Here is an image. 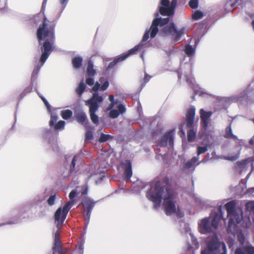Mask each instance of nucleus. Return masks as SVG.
Segmentation results:
<instances>
[{"label": "nucleus", "instance_id": "obj_1", "mask_svg": "<svg viewBox=\"0 0 254 254\" xmlns=\"http://www.w3.org/2000/svg\"><path fill=\"white\" fill-rule=\"evenodd\" d=\"M168 178L164 179L166 186L164 185L163 182L160 181L152 184L150 190L146 192V197L153 202L156 209L160 207L161 199H163V206L166 214L167 215L174 214L177 217L182 218L184 213L176 204V193L168 185Z\"/></svg>", "mask_w": 254, "mask_h": 254}, {"label": "nucleus", "instance_id": "obj_2", "mask_svg": "<svg viewBox=\"0 0 254 254\" xmlns=\"http://www.w3.org/2000/svg\"><path fill=\"white\" fill-rule=\"evenodd\" d=\"M42 25L37 30V37L42 52L41 56L38 62H36L35 67L33 70V76L38 74L54 49L55 25L44 16Z\"/></svg>", "mask_w": 254, "mask_h": 254}, {"label": "nucleus", "instance_id": "obj_3", "mask_svg": "<svg viewBox=\"0 0 254 254\" xmlns=\"http://www.w3.org/2000/svg\"><path fill=\"white\" fill-rule=\"evenodd\" d=\"M170 18L167 17L165 18H155L152 23L149 29H146L144 34L142 37L141 42L138 45L135 46L132 49H130L127 53L121 55L120 56L115 59L114 60L110 63L107 68V70H109L113 68L119 62H122L126 60L129 56L134 54L136 51L140 50L142 51L141 58L144 61V49L145 44L144 42L147 41L149 38V34L150 33L151 38H154L158 32V26H163L165 24L168 23Z\"/></svg>", "mask_w": 254, "mask_h": 254}, {"label": "nucleus", "instance_id": "obj_4", "mask_svg": "<svg viewBox=\"0 0 254 254\" xmlns=\"http://www.w3.org/2000/svg\"><path fill=\"white\" fill-rule=\"evenodd\" d=\"M109 83L108 79L105 77H101L99 81L96 82L92 88L94 92L92 97L85 101V105L89 108V113L92 122L97 124L99 122L98 117L96 115V112L98 110L100 105L103 102L104 98L100 95L97 91L99 90H106L109 87Z\"/></svg>", "mask_w": 254, "mask_h": 254}, {"label": "nucleus", "instance_id": "obj_5", "mask_svg": "<svg viewBox=\"0 0 254 254\" xmlns=\"http://www.w3.org/2000/svg\"><path fill=\"white\" fill-rule=\"evenodd\" d=\"M236 201L232 200L225 204L229 218L228 231L235 232L237 229V224H239L243 219V212L240 208H236Z\"/></svg>", "mask_w": 254, "mask_h": 254}, {"label": "nucleus", "instance_id": "obj_6", "mask_svg": "<svg viewBox=\"0 0 254 254\" xmlns=\"http://www.w3.org/2000/svg\"><path fill=\"white\" fill-rule=\"evenodd\" d=\"M206 248L201 254H227V248L224 243L219 240L216 233L209 236L205 241Z\"/></svg>", "mask_w": 254, "mask_h": 254}, {"label": "nucleus", "instance_id": "obj_7", "mask_svg": "<svg viewBox=\"0 0 254 254\" xmlns=\"http://www.w3.org/2000/svg\"><path fill=\"white\" fill-rule=\"evenodd\" d=\"M109 99L111 102L110 105L107 108L108 111H110L109 112V117L112 119L117 118L120 114L124 113L126 109L125 105L120 104L119 101L117 100L114 101V96L110 95L109 97Z\"/></svg>", "mask_w": 254, "mask_h": 254}, {"label": "nucleus", "instance_id": "obj_8", "mask_svg": "<svg viewBox=\"0 0 254 254\" xmlns=\"http://www.w3.org/2000/svg\"><path fill=\"white\" fill-rule=\"evenodd\" d=\"M187 30V28L185 27L178 30L175 25L172 23L169 25L164 27L162 29V32L164 35L172 36L174 38L175 41L178 42L181 37L185 34Z\"/></svg>", "mask_w": 254, "mask_h": 254}, {"label": "nucleus", "instance_id": "obj_9", "mask_svg": "<svg viewBox=\"0 0 254 254\" xmlns=\"http://www.w3.org/2000/svg\"><path fill=\"white\" fill-rule=\"evenodd\" d=\"M32 208V202L29 201L21 204L17 208L18 215L13 220H10L7 222V224H17L21 221L24 219L28 217L26 214V212Z\"/></svg>", "mask_w": 254, "mask_h": 254}, {"label": "nucleus", "instance_id": "obj_10", "mask_svg": "<svg viewBox=\"0 0 254 254\" xmlns=\"http://www.w3.org/2000/svg\"><path fill=\"white\" fill-rule=\"evenodd\" d=\"M161 6L159 8V12L163 15L171 16L174 13V10L177 5V1L173 0L170 3L169 0H161Z\"/></svg>", "mask_w": 254, "mask_h": 254}, {"label": "nucleus", "instance_id": "obj_11", "mask_svg": "<svg viewBox=\"0 0 254 254\" xmlns=\"http://www.w3.org/2000/svg\"><path fill=\"white\" fill-rule=\"evenodd\" d=\"M70 208V207L64 204L63 207H60L56 210L54 218L58 228L63 225Z\"/></svg>", "mask_w": 254, "mask_h": 254}, {"label": "nucleus", "instance_id": "obj_12", "mask_svg": "<svg viewBox=\"0 0 254 254\" xmlns=\"http://www.w3.org/2000/svg\"><path fill=\"white\" fill-rule=\"evenodd\" d=\"M210 218H205L198 223V228L201 234H206L214 231L210 222Z\"/></svg>", "mask_w": 254, "mask_h": 254}, {"label": "nucleus", "instance_id": "obj_13", "mask_svg": "<svg viewBox=\"0 0 254 254\" xmlns=\"http://www.w3.org/2000/svg\"><path fill=\"white\" fill-rule=\"evenodd\" d=\"M174 130L172 129L168 131L162 137L158 145L160 146H169L172 147L174 145Z\"/></svg>", "mask_w": 254, "mask_h": 254}, {"label": "nucleus", "instance_id": "obj_14", "mask_svg": "<svg viewBox=\"0 0 254 254\" xmlns=\"http://www.w3.org/2000/svg\"><path fill=\"white\" fill-rule=\"evenodd\" d=\"M186 79L187 82H189L192 86V88H193L195 93L196 94H198L200 96H204V94H207L208 95H211L210 94L205 92L204 90L201 88H200L198 86L195 84V81L191 75V70L190 69L189 75H186Z\"/></svg>", "mask_w": 254, "mask_h": 254}, {"label": "nucleus", "instance_id": "obj_15", "mask_svg": "<svg viewBox=\"0 0 254 254\" xmlns=\"http://www.w3.org/2000/svg\"><path fill=\"white\" fill-rule=\"evenodd\" d=\"M199 159V157L198 156L192 157L184 164L183 166V170H191L192 171H193L196 166L200 164L201 163H205L207 161V159L204 158L200 162H198L196 165H195Z\"/></svg>", "mask_w": 254, "mask_h": 254}, {"label": "nucleus", "instance_id": "obj_16", "mask_svg": "<svg viewBox=\"0 0 254 254\" xmlns=\"http://www.w3.org/2000/svg\"><path fill=\"white\" fill-rule=\"evenodd\" d=\"M32 91V86L30 85L25 88L24 91L20 94L19 96L18 97V102L16 105V111L14 113V122L12 126V127L8 129V132H10L11 131L15 130V124L17 122V117H16V112L17 109L19 105V102L25 96V95L29 93H30Z\"/></svg>", "mask_w": 254, "mask_h": 254}, {"label": "nucleus", "instance_id": "obj_17", "mask_svg": "<svg viewBox=\"0 0 254 254\" xmlns=\"http://www.w3.org/2000/svg\"><path fill=\"white\" fill-rule=\"evenodd\" d=\"M222 208V206L221 205L219 207V210L221 213V214H219L218 213L215 212L211 213L210 216L208 217L209 218H210V220L211 224L214 231L217 229L219 221L221 219Z\"/></svg>", "mask_w": 254, "mask_h": 254}, {"label": "nucleus", "instance_id": "obj_18", "mask_svg": "<svg viewBox=\"0 0 254 254\" xmlns=\"http://www.w3.org/2000/svg\"><path fill=\"white\" fill-rule=\"evenodd\" d=\"M121 165L124 170L126 181L129 182L130 178L132 175L131 162L129 160H125L122 162Z\"/></svg>", "mask_w": 254, "mask_h": 254}, {"label": "nucleus", "instance_id": "obj_19", "mask_svg": "<svg viewBox=\"0 0 254 254\" xmlns=\"http://www.w3.org/2000/svg\"><path fill=\"white\" fill-rule=\"evenodd\" d=\"M195 114V109L194 107H191L187 111L186 117V122L187 126L188 127H191L194 123V117Z\"/></svg>", "mask_w": 254, "mask_h": 254}, {"label": "nucleus", "instance_id": "obj_20", "mask_svg": "<svg viewBox=\"0 0 254 254\" xmlns=\"http://www.w3.org/2000/svg\"><path fill=\"white\" fill-rule=\"evenodd\" d=\"M200 114L202 127L206 129L208 127L209 120L212 115V112L211 111L206 112L203 109H201Z\"/></svg>", "mask_w": 254, "mask_h": 254}, {"label": "nucleus", "instance_id": "obj_21", "mask_svg": "<svg viewBox=\"0 0 254 254\" xmlns=\"http://www.w3.org/2000/svg\"><path fill=\"white\" fill-rule=\"evenodd\" d=\"M60 233L57 231L54 235V245L53 247L54 251L53 254H54L55 252H58L61 254L63 253L62 249L61 248V244L59 240Z\"/></svg>", "mask_w": 254, "mask_h": 254}, {"label": "nucleus", "instance_id": "obj_22", "mask_svg": "<svg viewBox=\"0 0 254 254\" xmlns=\"http://www.w3.org/2000/svg\"><path fill=\"white\" fill-rule=\"evenodd\" d=\"M250 162V159H246L240 162H238L236 166L237 171L239 174H241L243 172L247 171L248 164Z\"/></svg>", "mask_w": 254, "mask_h": 254}, {"label": "nucleus", "instance_id": "obj_23", "mask_svg": "<svg viewBox=\"0 0 254 254\" xmlns=\"http://www.w3.org/2000/svg\"><path fill=\"white\" fill-rule=\"evenodd\" d=\"M227 232L228 233H231L233 235L234 237H237L238 240L241 244H243L245 242V237L242 231H240L239 227L237 225V229L235 232L233 231H228V227L227 228Z\"/></svg>", "mask_w": 254, "mask_h": 254}, {"label": "nucleus", "instance_id": "obj_24", "mask_svg": "<svg viewBox=\"0 0 254 254\" xmlns=\"http://www.w3.org/2000/svg\"><path fill=\"white\" fill-rule=\"evenodd\" d=\"M225 137L228 138H232L238 141V143L240 145H242V140H239L237 136L233 134L232 129L231 128V124L227 127L225 129Z\"/></svg>", "mask_w": 254, "mask_h": 254}, {"label": "nucleus", "instance_id": "obj_25", "mask_svg": "<svg viewBox=\"0 0 254 254\" xmlns=\"http://www.w3.org/2000/svg\"><path fill=\"white\" fill-rule=\"evenodd\" d=\"M85 210H92L95 202L89 198H85L82 201Z\"/></svg>", "mask_w": 254, "mask_h": 254}, {"label": "nucleus", "instance_id": "obj_26", "mask_svg": "<svg viewBox=\"0 0 254 254\" xmlns=\"http://www.w3.org/2000/svg\"><path fill=\"white\" fill-rule=\"evenodd\" d=\"M77 194V190L76 189L73 190L69 194V200L65 203V205L71 208V207L75 203V197Z\"/></svg>", "mask_w": 254, "mask_h": 254}, {"label": "nucleus", "instance_id": "obj_27", "mask_svg": "<svg viewBox=\"0 0 254 254\" xmlns=\"http://www.w3.org/2000/svg\"><path fill=\"white\" fill-rule=\"evenodd\" d=\"M22 23L29 29L31 28L32 26V16L30 14L24 15L21 18Z\"/></svg>", "mask_w": 254, "mask_h": 254}, {"label": "nucleus", "instance_id": "obj_28", "mask_svg": "<svg viewBox=\"0 0 254 254\" xmlns=\"http://www.w3.org/2000/svg\"><path fill=\"white\" fill-rule=\"evenodd\" d=\"M76 118L79 123L83 124L87 120V116L84 112L80 111L76 113Z\"/></svg>", "mask_w": 254, "mask_h": 254}, {"label": "nucleus", "instance_id": "obj_29", "mask_svg": "<svg viewBox=\"0 0 254 254\" xmlns=\"http://www.w3.org/2000/svg\"><path fill=\"white\" fill-rule=\"evenodd\" d=\"M87 72L89 76H94L96 74V70L93 68V62L91 60L88 61Z\"/></svg>", "mask_w": 254, "mask_h": 254}, {"label": "nucleus", "instance_id": "obj_30", "mask_svg": "<svg viewBox=\"0 0 254 254\" xmlns=\"http://www.w3.org/2000/svg\"><path fill=\"white\" fill-rule=\"evenodd\" d=\"M195 48H193L190 45H187L185 49V54L190 58L193 56L195 53Z\"/></svg>", "mask_w": 254, "mask_h": 254}, {"label": "nucleus", "instance_id": "obj_31", "mask_svg": "<svg viewBox=\"0 0 254 254\" xmlns=\"http://www.w3.org/2000/svg\"><path fill=\"white\" fill-rule=\"evenodd\" d=\"M82 63V58L79 56L75 57L72 61L73 66L75 68H79L81 66Z\"/></svg>", "mask_w": 254, "mask_h": 254}, {"label": "nucleus", "instance_id": "obj_32", "mask_svg": "<svg viewBox=\"0 0 254 254\" xmlns=\"http://www.w3.org/2000/svg\"><path fill=\"white\" fill-rule=\"evenodd\" d=\"M85 87H86V85L84 83L83 79H82L80 81L78 87L77 88V89L76 90V93H77V94L79 96H81L82 94V93H83V92L85 90Z\"/></svg>", "mask_w": 254, "mask_h": 254}, {"label": "nucleus", "instance_id": "obj_33", "mask_svg": "<svg viewBox=\"0 0 254 254\" xmlns=\"http://www.w3.org/2000/svg\"><path fill=\"white\" fill-rule=\"evenodd\" d=\"M61 115L64 119L68 120L72 117V112L70 110H65L61 112Z\"/></svg>", "mask_w": 254, "mask_h": 254}, {"label": "nucleus", "instance_id": "obj_34", "mask_svg": "<svg viewBox=\"0 0 254 254\" xmlns=\"http://www.w3.org/2000/svg\"><path fill=\"white\" fill-rule=\"evenodd\" d=\"M240 156V150H239L236 154L234 155H229L228 156H225L223 157V158L225 160L229 161H235L237 160Z\"/></svg>", "mask_w": 254, "mask_h": 254}, {"label": "nucleus", "instance_id": "obj_35", "mask_svg": "<svg viewBox=\"0 0 254 254\" xmlns=\"http://www.w3.org/2000/svg\"><path fill=\"white\" fill-rule=\"evenodd\" d=\"M196 138V132L193 129H190L188 132V140L190 142L193 141Z\"/></svg>", "mask_w": 254, "mask_h": 254}, {"label": "nucleus", "instance_id": "obj_36", "mask_svg": "<svg viewBox=\"0 0 254 254\" xmlns=\"http://www.w3.org/2000/svg\"><path fill=\"white\" fill-rule=\"evenodd\" d=\"M246 208L251 214H254V201H251L247 203Z\"/></svg>", "mask_w": 254, "mask_h": 254}, {"label": "nucleus", "instance_id": "obj_37", "mask_svg": "<svg viewBox=\"0 0 254 254\" xmlns=\"http://www.w3.org/2000/svg\"><path fill=\"white\" fill-rule=\"evenodd\" d=\"M58 119V116L54 113L51 114V120L49 122L50 126L52 127L54 125L55 122L57 121Z\"/></svg>", "mask_w": 254, "mask_h": 254}, {"label": "nucleus", "instance_id": "obj_38", "mask_svg": "<svg viewBox=\"0 0 254 254\" xmlns=\"http://www.w3.org/2000/svg\"><path fill=\"white\" fill-rule=\"evenodd\" d=\"M203 16V14L202 12L199 11H196L192 14V17L194 20H197L202 18Z\"/></svg>", "mask_w": 254, "mask_h": 254}, {"label": "nucleus", "instance_id": "obj_39", "mask_svg": "<svg viewBox=\"0 0 254 254\" xmlns=\"http://www.w3.org/2000/svg\"><path fill=\"white\" fill-rule=\"evenodd\" d=\"M112 136H111L110 135L102 133L99 138V142H104L112 138Z\"/></svg>", "mask_w": 254, "mask_h": 254}, {"label": "nucleus", "instance_id": "obj_40", "mask_svg": "<svg viewBox=\"0 0 254 254\" xmlns=\"http://www.w3.org/2000/svg\"><path fill=\"white\" fill-rule=\"evenodd\" d=\"M207 151V148L206 146H198L197 148V156L199 157V156L203 153H205Z\"/></svg>", "mask_w": 254, "mask_h": 254}, {"label": "nucleus", "instance_id": "obj_41", "mask_svg": "<svg viewBox=\"0 0 254 254\" xmlns=\"http://www.w3.org/2000/svg\"><path fill=\"white\" fill-rule=\"evenodd\" d=\"M65 122L63 121H60L58 122L55 126L56 129H63L64 127Z\"/></svg>", "mask_w": 254, "mask_h": 254}, {"label": "nucleus", "instance_id": "obj_42", "mask_svg": "<svg viewBox=\"0 0 254 254\" xmlns=\"http://www.w3.org/2000/svg\"><path fill=\"white\" fill-rule=\"evenodd\" d=\"M189 5L192 9L197 8L198 5V0H190L189 1Z\"/></svg>", "mask_w": 254, "mask_h": 254}, {"label": "nucleus", "instance_id": "obj_43", "mask_svg": "<svg viewBox=\"0 0 254 254\" xmlns=\"http://www.w3.org/2000/svg\"><path fill=\"white\" fill-rule=\"evenodd\" d=\"M244 250L247 254H254V247L248 246L244 248Z\"/></svg>", "mask_w": 254, "mask_h": 254}, {"label": "nucleus", "instance_id": "obj_44", "mask_svg": "<svg viewBox=\"0 0 254 254\" xmlns=\"http://www.w3.org/2000/svg\"><path fill=\"white\" fill-rule=\"evenodd\" d=\"M56 198V195L55 194L51 195L47 200L48 204L50 206L53 205L55 203Z\"/></svg>", "mask_w": 254, "mask_h": 254}, {"label": "nucleus", "instance_id": "obj_45", "mask_svg": "<svg viewBox=\"0 0 254 254\" xmlns=\"http://www.w3.org/2000/svg\"><path fill=\"white\" fill-rule=\"evenodd\" d=\"M78 157H79V156L76 155H75L74 156V157L73 158V159L72 160V162H71L70 169V172H72L73 171V170L74 169L75 164H76V161L77 158H78Z\"/></svg>", "mask_w": 254, "mask_h": 254}, {"label": "nucleus", "instance_id": "obj_46", "mask_svg": "<svg viewBox=\"0 0 254 254\" xmlns=\"http://www.w3.org/2000/svg\"><path fill=\"white\" fill-rule=\"evenodd\" d=\"M86 83L89 86H92L94 84V76H89L86 78Z\"/></svg>", "mask_w": 254, "mask_h": 254}, {"label": "nucleus", "instance_id": "obj_47", "mask_svg": "<svg viewBox=\"0 0 254 254\" xmlns=\"http://www.w3.org/2000/svg\"><path fill=\"white\" fill-rule=\"evenodd\" d=\"M85 211L86 213L84 214V219L87 222V224H88L89 222L92 210H85Z\"/></svg>", "mask_w": 254, "mask_h": 254}, {"label": "nucleus", "instance_id": "obj_48", "mask_svg": "<svg viewBox=\"0 0 254 254\" xmlns=\"http://www.w3.org/2000/svg\"><path fill=\"white\" fill-rule=\"evenodd\" d=\"M239 97L237 95H234L227 98L228 102H234L239 100Z\"/></svg>", "mask_w": 254, "mask_h": 254}, {"label": "nucleus", "instance_id": "obj_49", "mask_svg": "<svg viewBox=\"0 0 254 254\" xmlns=\"http://www.w3.org/2000/svg\"><path fill=\"white\" fill-rule=\"evenodd\" d=\"M93 138V133L91 131H87L85 134V141H89Z\"/></svg>", "mask_w": 254, "mask_h": 254}, {"label": "nucleus", "instance_id": "obj_50", "mask_svg": "<svg viewBox=\"0 0 254 254\" xmlns=\"http://www.w3.org/2000/svg\"><path fill=\"white\" fill-rule=\"evenodd\" d=\"M68 0H60V3L62 6V9L61 12H62L64 9L65 7H66L68 3Z\"/></svg>", "mask_w": 254, "mask_h": 254}, {"label": "nucleus", "instance_id": "obj_51", "mask_svg": "<svg viewBox=\"0 0 254 254\" xmlns=\"http://www.w3.org/2000/svg\"><path fill=\"white\" fill-rule=\"evenodd\" d=\"M47 1H48V0H44L43 1L42 5V9H41V10L42 11V12H41L39 14V15L41 16H44V11L45 9V7H46V5Z\"/></svg>", "mask_w": 254, "mask_h": 254}, {"label": "nucleus", "instance_id": "obj_52", "mask_svg": "<svg viewBox=\"0 0 254 254\" xmlns=\"http://www.w3.org/2000/svg\"><path fill=\"white\" fill-rule=\"evenodd\" d=\"M42 100H43V101L44 102L45 106H46L47 109L50 111V110H51V106L49 104V103H48V102L47 101V100L43 96H40Z\"/></svg>", "mask_w": 254, "mask_h": 254}, {"label": "nucleus", "instance_id": "obj_53", "mask_svg": "<svg viewBox=\"0 0 254 254\" xmlns=\"http://www.w3.org/2000/svg\"><path fill=\"white\" fill-rule=\"evenodd\" d=\"M150 78L151 76L145 73L144 77L143 79V81L144 82V83H142V86H144L145 85V84L150 80Z\"/></svg>", "mask_w": 254, "mask_h": 254}, {"label": "nucleus", "instance_id": "obj_54", "mask_svg": "<svg viewBox=\"0 0 254 254\" xmlns=\"http://www.w3.org/2000/svg\"><path fill=\"white\" fill-rule=\"evenodd\" d=\"M8 10V8L7 6V2H5V6L4 7L0 8V11H1L3 13L7 12Z\"/></svg>", "mask_w": 254, "mask_h": 254}, {"label": "nucleus", "instance_id": "obj_55", "mask_svg": "<svg viewBox=\"0 0 254 254\" xmlns=\"http://www.w3.org/2000/svg\"><path fill=\"white\" fill-rule=\"evenodd\" d=\"M245 253L241 248H237L235 251V254H246Z\"/></svg>", "mask_w": 254, "mask_h": 254}, {"label": "nucleus", "instance_id": "obj_56", "mask_svg": "<svg viewBox=\"0 0 254 254\" xmlns=\"http://www.w3.org/2000/svg\"><path fill=\"white\" fill-rule=\"evenodd\" d=\"M229 242L230 243V247L231 248L234 243V240L232 238H231L229 240Z\"/></svg>", "mask_w": 254, "mask_h": 254}, {"label": "nucleus", "instance_id": "obj_57", "mask_svg": "<svg viewBox=\"0 0 254 254\" xmlns=\"http://www.w3.org/2000/svg\"><path fill=\"white\" fill-rule=\"evenodd\" d=\"M249 143L251 144H254V135L253 136V137L250 140Z\"/></svg>", "mask_w": 254, "mask_h": 254}, {"label": "nucleus", "instance_id": "obj_58", "mask_svg": "<svg viewBox=\"0 0 254 254\" xmlns=\"http://www.w3.org/2000/svg\"><path fill=\"white\" fill-rule=\"evenodd\" d=\"M73 184H75V181H72L69 184V187H73Z\"/></svg>", "mask_w": 254, "mask_h": 254}, {"label": "nucleus", "instance_id": "obj_59", "mask_svg": "<svg viewBox=\"0 0 254 254\" xmlns=\"http://www.w3.org/2000/svg\"><path fill=\"white\" fill-rule=\"evenodd\" d=\"M104 165V162H103L100 165V167L101 168H103V166Z\"/></svg>", "mask_w": 254, "mask_h": 254}, {"label": "nucleus", "instance_id": "obj_60", "mask_svg": "<svg viewBox=\"0 0 254 254\" xmlns=\"http://www.w3.org/2000/svg\"><path fill=\"white\" fill-rule=\"evenodd\" d=\"M180 130L181 131H182V133L183 134V135H185V132L184 131V130H183V128H180Z\"/></svg>", "mask_w": 254, "mask_h": 254}, {"label": "nucleus", "instance_id": "obj_61", "mask_svg": "<svg viewBox=\"0 0 254 254\" xmlns=\"http://www.w3.org/2000/svg\"><path fill=\"white\" fill-rule=\"evenodd\" d=\"M87 190H85L84 191H83L82 192V193L83 194H86L87 193Z\"/></svg>", "mask_w": 254, "mask_h": 254}, {"label": "nucleus", "instance_id": "obj_62", "mask_svg": "<svg viewBox=\"0 0 254 254\" xmlns=\"http://www.w3.org/2000/svg\"><path fill=\"white\" fill-rule=\"evenodd\" d=\"M178 78L179 79L181 78V75L180 74V73H179L178 74Z\"/></svg>", "mask_w": 254, "mask_h": 254}, {"label": "nucleus", "instance_id": "obj_63", "mask_svg": "<svg viewBox=\"0 0 254 254\" xmlns=\"http://www.w3.org/2000/svg\"><path fill=\"white\" fill-rule=\"evenodd\" d=\"M252 25H253V28L254 29V20L253 21V22H252Z\"/></svg>", "mask_w": 254, "mask_h": 254}, {"label": "nucleus", "instance_id": "obj_64", "mask_svg": "<svg viewBox=\"0 0 254 254\" xmlns=\"http://www.w3.org/2000/svg\"><path fill=\"white\" fill-rule=\"evenodd\" d=\"M158 15H159V13H158V12H156V13H155V16H156V17H157V16H158Z\"/></svg>", "mask_w": 254, "mask_h": 254}]
</instances>
